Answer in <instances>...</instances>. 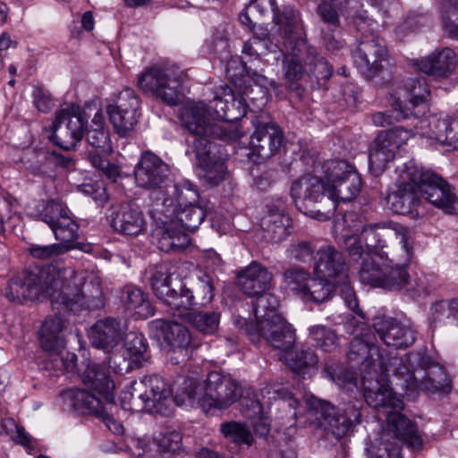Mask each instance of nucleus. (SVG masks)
<instances>
[{
	"label": "nucleus",
	"instance_id": "obj_1",
	"mask_svg": "<svg viewBox=\"0 0 458 458\" xmlns=\"http://www.w3.org/2000/svg\"><path fill=\"white\" fill-rule=\"evenodd\" d=\"M361 337L358 335L350 343L348 359L350 361L361 363V383L365 392L366 381H375L381 386L380 391L394 394L391 385L400 386L405 391H425L428 393L449 392L451 386L446 381L442 368L435 366L423 372L421 379L416 374H422L421 369L412 366L417 355L409 353L405 360L397 356L385 358L374 344V335L364 324L360 326Z\"/></svg>",
	"mask_w": 458,
	"mask_h": 458
},
{
	"label": "nucleus",
	"instance_id": "obj_2",
	"mask_svg": "<svg viewBox=\"0 0 458 458\" xmlns=\"http://www.w3.org/2000/svg\"><path fill=\"white\" fill-rule=\"evenodd\" d=\"M394 188L387 194L388 208L396 214L418 219L420 199L447 215H458V196L450 183L437 173L409 161L398 167Z\"/></svg>",
	"mask_w": 458,
	"mask_h": 458
},
{
	"label": "nucleus",
	"instance_id": "obj_3",
	"mask_svg": "<svg viewBox=\"0 0 458 458\" xmlns=\"http://www.w3.org/2000/svg\"><path fill=\"white\" fill-rule=\"evenodd\" d=\"M375 381H366L365 401L372 408L384 411L386 426L379 441L368 449L369 458H402L403 445L414 450L423 445V437L415 423L402 413L403 401L395 394H387Z\"/></svg>",
	"mask_w": 458,
	"mask_h": 458
},
{
	"label": "nucleus",
	"instance_id": "obj_4",
	"mask_svg": "<svg viewBox=\"0 0 458 458\" xmlns=\"http://www.w3.org/2000/svg\"><path fill=\"white\" fill-rule=\"evenodd\" d=\"M242 395L241 384L230 375L211 371L205 379L197 375L179 377L174 403L186 408L199 407L203 412L225 411Z\"/></svg>",
	"mask_w": 458,
	"mask_h": 458
},
{
	"label": "nucleus",
	"instance_id": "obj_5",
	"mask_svg": "<svg viewBox=\"0 0 458 458\" xmlns=\"http://www.w3.org/2000/svg\"><path fill=\"white\" fill-rule=\"evenodd\" d=\"M399 241L398 252H392L389 264L380 267L376 261L365 264L361 283L388 291H403L411 298L427 293V284L417 274L409 275L407 267L413 256L411 233L408 227H400L395 233Z\"/></svg>",
	"mask_w": 458,
	"mask_h": 458
},
{
	"label": "nucleus",
	"instance_id": "obj_6",
	"mask_svg": "<svg viewBox=\"0 0 458 458\" xmlns=\"http://www.w3.org/2000/svg\"><path fill=\"white\" fill-rule=\"evenodd\" d=\"M154 294L169 307L174 316L183 317L193 307H207L214 298L213 278L207 274L197 276L191 289L185 288L182 280L173 277L168 269L161 266L151 277Z\"/></svg>",
	"mask_w": 458,
	"mask_h": 458
},
{
	"label": "nucleus",
	"instance_id": "obj_7",
	"mask_svg": "<svg viewBox=\"0 0 458 458\" xmlns=\"http://www.w3.org/2000/svg\"><path fill=\"white\" fill-rule=\"evenodd\" d=\"M57 281L59 284L54 295V306H63L72 312L94 310L103 307L101 281L96 274L58 267ZM54 308L59 310V307Z\"/></svg>",
	"mask_w": 458,
	"mask_h": 458
},
{
	"label": "nucleus",
	"instance_id": "obj_8",
	"mask_svg": "<svg viewBox=\"0 0 458 458\" xmlns=\"http://www.w3.org/2000/svg\"><path fill=\"white\" fill-rule=\"evenodd\" d=\"M283 30L282 43L285 55L284 75L291 89H296V82L306 72L307 66L315 60L314 47L308 44L301 15L295 10H286L276 17Z\"/></svg>",
	"mask_w": 458,
	"mask_h": 458
},
{
	"label": "nucleus",
	"instance_id": "obj_9",
	"mask_svg": "<svg viewBox=\"0 0 458 458\" xmlns=\"http://www.w3.org/2000/svg\"><path fill=\"white\" fill-rule=\"evenodd\" d=\"M429 96L430 90L424 78H408L403 81L395 94L391 95L392 109L375 113L372 122L376 126L385 127L413 117L418 123L421 118H419L415 108L425 104Z\"/></svg>",
	"mask_w": 458,
	"mask_h": 458
},
{
	"label": "nucleus",
	"instance_id": "obj_10",
	"mask_svg": "<svg viewBox=\"0 0 458 458\" xmlns=\"http://www.w3.org/2000/svg\"><path fill=\"white\" fill-rule=\"evenodd\" d=\"M57 279L56 266L24 270L10 279L5 288V296L9 301L18 303L24 300L38 301L50 298L54 305L55 288L59 284Z\"/></svg>",
	"mask_w": 458,
	"mask_h": 458
},
{
	"label": "nucleus",
	"instance_id": "obj_11",
	"mask_svg": "<svg viewBox=\"0 0 458 458\" xmlns=\"http://www.w3.org/2000/svg\"><path fill=\"white\" fill-rule=\"evenodd\" d=\"M182 126L191 133L195 148L197 140L211 141L217 138L227 142L239 140L243 132L237 123H212L208 116V106L204 102L185 106L180 114Z\"/></svg>",
	"mask_w": 458,
	"mask_h": 458
},
{
	"label": "nucleus",
	"instance_id": "obj_12",
	"mask_svg": "<svg viewBox=\"0 0 458 458\" xmlns=\"http://www.w3.org/2000/svg\"><path fill=\"white\" fill-rule=\"evenodd\" d=\"M265 298L255 306V316L263 318L257 331H251L250 341L258 344L263 338L274 349L280 350V356L289 352L295 343V332L292 326L276 311L275 306L266 307Z\"/></svg>",
	"mask_w": 458,
	"mask_h": 458
},
{
	"label": "nucleus",
	"instance_id": "obj_13",
	"mask_svg": "<svg viewBox=\"0 0 458 458\" xmlns=\"http://www.w3.org/2000/svg\"><path fill=\"white\" fill-rule=\"evenodd\" d=\"M184 72L176 65L152 66L138 78V86L145 93H150L167 106L179 102V87Z\"/></svg>",
	"mask_w": 458,
	"mask_h": 458
},
{
	"label": "nucleus",
	"instance_id": "obj_14",
	"mask_svg": "<svg viewBox=\"0 0 458 458\" xmlns=\"http://www.w3.org/2000/svg\"><path fill=\"white\" fill-rule=\"evenodd\" d=\"M282 283L284 288L302 301L321 303L331 298L333 293L332 284L319 278L313 277L310 273L297 267L285 269L282 275Z\"/></svg>",
	"mask_w": 458,
	"mask_h": 458
},
{
	"label": "nucleus",
	"instance_id": "obj_15",
	"mask_svg": "<svg viewBox=\"0 0 458 458\" xmlns=\"http://www.w3.org/2000/svg\"><path fill=\"white\" fill-rule=\"evenodd\" d=\"M311 405L320 427L337 438L345 437L360 422L361 413L354 405L335 407L322 400H315Z\"/></svg>",
	"mask_w": 458,
	"mask_h": 458
},
{
	"label": "nucleus",
	"instance_id": "obj_16",
	"mask_svg": "<svg viewBox=\"0 0 458 458\" xmlns=\"http://www.w3.org/2000/svg\"><path fill=\"white\" fill-rule=\"evenodd\" d=\"M327 181V199L350 201L355 198L361 186V179L358 173L343 160H330L325 164Z\"/></svg>",
	"mask_w": 458,
	"mask_h": 458
},
{
	"label": "nucleus",
	"instance_id": "obj_17",
	"mask_svg": "<svg viewBox=\"0 0 458 458\" xmlns=\"http://www.w3.org/2000/svg\"><path fill=\"white\" fill-rule=\"evenodd\" d=\"M414 135H418L414 128L408 130L402 126L380 131L370 145V168L376 172L384 171L397 151Z\"/></svg>",
	"mask_w": 458,
	"mask_h": 458
},
{
	"label": "nucleus",
	"instance_id": "obj_18",
	"mask_svg": "<svg viewBox=\"0 0 458 458\" xmlns=\"http://www.w3.org/2000/svg\"><path fill=\"white\" fill-rule=\"evenodd\" d=\"M353 62L367 79H373L390 64V55L384 38L365 36L352 54Z\"/></svg>",
	"mask_w": 458,
	"mask_h": 458
},
{
	"label": "nucleus",
	"instance_id": "obj_19",
	"mask_svg": "<svg viewBox=\"0 0 458 458\" xmlns=\"http://www.w3.org/2000/svg\"><path fill=\"white\" fill-rule=\"evenodd\" d=\"M106 113L114 131L120 137H131L140 116V100L132 89H126L107 105Z\"/></svg>",
	"mask_w": 458,
	"mask_h": 458
},
{
	"label": "nucleus",
	"instance_id": "obj_20",
	"mask_svg": "<svg viewBox=\"0 0 458 458\" xmlns=\"http://www.w3.org/2000/svg\"><path fill=\"white\" fill-rule=\"evenodd\" d=\"M416 133L431 145L458 150V116L430 114L414 123Z\"/></svg>",
	"mask_w": 458,
	"mask_h": 458
},
{
	"label": "nucleus",
	"instance_id": "obj_21",
	"mask_svg": "<svg viewBox=\"0 0 458 458\" xmlns=\"http://www.w3.org/2000/svg\"><path fill=\"white\" fill-rule=\"evenodd\" d=\"M64 327V321L59 316L49 317L45 319L40 331L39 338L42 348L48 352L50 360L57 369L70 371L74 367L75 354L70 355L64 350V340L61 333Z\"/></svg>",
	"mask_w": 458,
	"mask_h": 458
},
{
	"label": "nucleus",
	"instance_id": "obj_22",
	"mask_svg": "<svg viewBox=\"0 0 458 458\" xmlns=\"http://www.w3.org/2000/svg\"><path fill=\"white\" fill-rule=\"evenodd\" d=\"M85 112L72 106L56 113L50 140L60 148L69 150L81 140L85 128Z\"/></svg>",
	"mask_w": 458,
	"mask_h": 458
},
{
	"label": "nucleus",
	"instance_id": "obj_23",
	"mask_svg": "<svg viewBox=\"0 0 458 458\" xmlns=\"http://www.w3.org/2000/svg\"><path fill=\"white\" fill-rule=\"evenodd\" d=\"M198 160L199 176L210 185H217L227 175L225 154L224 148L213 140L204 141L199 139L195 141L193 148Z\"/></svg>",
	"mask_w": 458,
	"mask_h": 458
},
{
	"label": "nucleus",
	"instance_id": "obj_24",
	"mask_svg": "<svg viewBox=\"0 0 458 458\" xmlns=\"http://www.w3.org/2000/svg\"><path fill=\"white\" fill-rule=\"evenodd\" d=\"M135 389L140 392V398L143 399V403L135 404L134 409L164 415L169 414V402L174 390H172L170 385L162 377L146 376L137 383ZM174 389H175V385Z\"/></svg>",
	"mask_w": 458,
	"mask_h": 458
},
{
	"label": "nucleus",
	"instance_id": "obj_25",
	"mask_svg": "<svg viewBox=\"0 0 458 458\" xmlns=\"http://www.w3.org/2000/svg\"><path fill=\"white\" fill-rule=\"evenodd\" d=\"M401 226H398L394 229V233ZM383 228L384 227L380 224H366L361 233L358 237L361 238V243L364 246V253L362 258L359 259V260H361L358 271L359 279L360 282L361 272L365 267V264L376 261L377 264H379L380 267H383L384 264L390 263L392 252H398L400 248L399 241L395 239L397 242V245L395 247L386 244V241L383 239L384 235L377 232L378 229ZM394 238H396L395 234Z\"/></svg>",
	"mask_w": 458,
	"mask_h": 458
},
{
	"label": "nucleus",
	"instance_id": "obj_26",
	"mask_svg": "<svg viewBox=\"0 0 458 458\" xmlns=\"http://www.w3.org/2000/svg\"><path fill=\"white\" fill-rule=\"evenodd\" d=\"M291 225L292 220L285 213L284 202L279 199H266L259 218L263 238L268 242H280L290 234Z\"/></svg>",
	"mask_w": 458,
	"mask_h": 458
},
{
	"label": "nucleus",
	"instance_id": "obj_27",
	"mask_svg": "<svg viewBox=\"0 0 458 458\" xmlns=\"http://www.w3.org/2000/svg\"><path fill=\"white\" fill-rule=\"evenodd\" d=\"M134 180L138 187L146 190L161 189L170 175L169 165L155 153L146 150L135 165Z\"/></svg>",
	"mask_w": 458,
	"mask_h": 458
},
{
	"label": "nucleus",
	"instance_id": "obj_28",
	"mask_svg": "<svg viewBox=\"0 0 458 458\" xmlns=\"http://www.w3.org/2000/svg\"><path fill=\"white\" fill-rule=\"evenodd\" d=\"M366 225L364 217L354 212H345L334 221L333 233L336 239L343 241L352 260L362 258L364 246L358 238Z\"/></svg>",
	"mask_w": 458,
	"mask_h": 458
},
{
	"label": "nucleus",
	"instance_id": "obj_29",
	"mask_svg": "<svg viewBox=\"0 0 458 458\" xmlns=\"http://www.w3.org/2000/svg\"><path fill=\"white\" fill-rule=\"evenodd\" d=\"M272 278V274L267 267L257 261H251L249 266L238 271L237 284L242 292L249 297H257L253 305L254 311L256 304L261 298L266 299V307L271 304L270 300L276 302L272 296L264 295L271 286Z\"/></svg>",
	"mask_w": 458,
	"mask_h": 458
},
{
	"label": "nucleus",
	"instance_id": "obj_30",
	"mask_svg": "<svg viewBox=\"0 0 458 458\" xmlns=\"http://www.w3.org/2000/svg\"><path fill=\"white\" fill-rule=\"evenodd\" d=\"M284 133L276 123L257 127L250 140L249 157L254 163H263L274 157L281 148Z\"/></svg>",
	"mask_w": 458,
	"mask_h": 458
},
{
	"label": "nucleus",
	"instance_id": "obj_31",
	"mask_svg": "<svg viewBox=\"0 0 458 458\" xmlns=\"http://www.w3.org/2000/svg\"><path fill=\"white\" fill-rule=\"evenodd\" d=\"M38 219L49 225L55 239L61 242L70 243L79 237V225L55 201L45 204L43 211L38 214Z\"/></svg>",
	"mask_w": 458,
	"mask_h": 458
},
{
	"label": "nucleus",
	"instance_id": "obj_32",
	"mask_svg": "<svg viewBox=\"0 0 458 458\" xmlns=\"http://www.w3.org/2000/svg\"><path fill=\"white\" fill-rule=\"evenodd\" d=\"M151 335L161 341L170 352L186 355L191 336L188 328L180 323L155 319L148 324Z\"/></svg>",
	"mask_w": 458,
	"mask_h": 458
},
{
	"label": "nucleus",
	"instance_id": "obj_33",
	"mask_svg": "<svg viewBox=\"0 0 458 458\" xmlns=\"http://www.w3.org/2000/svg\"><path fill=\"white\" fill-rule=\"evenodd\" d=\"M291 196L296 207L303 213L308 212L310 205L327 201V181L305 175L294 182L291 186Z\"/></svg>",
	"mask_w": 458,
	"mask_h": 458
},
{
	"label": "nucleus",
	"instance_id": "obj_34",
	"mask_svg": "<svg viewBox=\"0 0 458 458\" xmlns=\"http://www.w3.org/2000/svg\"><path fill=\"white\" fill-rule=\"evenodd\" d=\"M410 64L416 71L444 79L449 77L456 69L458 59L452 48L443 47L435 49L425 57L411 59Z\"/></svg>",
	"mask_w": 458,
	"mask_h": 458
},
{
	"label": "nucleus",
	"instance_id": "obj_35",
	"mask_svg": "<svg viewBox=\"0 0 458 458\" xmlns=\"http://www.w3.org/2000/svg\"><path fill=\"white\" fill-rule=\"evenodd\" d=\"M70 399V405L81 413L94 414L100 418L106 426L116 435L123 433V425L115 420L106 410L101 400L94 394L89 393L84 389H72L67 392Z\"/></svg>",
	"mask_w": 458,
	"mask_h": 458
},
{
	"label": "nucleus",
	"instance_id": "obj_36",
	"mask_svg": "<svg viewBox=\"0 0 458 458\" xmlns=\"http://www.w3.org/2000/svg\"><path fill=\"white\" fill-rule=\"evenodd\" d=\"M374 328L387 346L396 349L409 347L416 339V330L413 327L393 318L377 319Z\"/></svg>",
	"mask_w": 458,
	"mask_h": 458
},
{
	"label": "nucleus",
	"instance_id": "obj_37",
	"mask_svg": "<svg viewBox=\"0 0 458 458\" xmlns=\"http://www.w3.org/2000/svg\"><path fill=\"white\" fill-rule=\"evenodd\" d=\"M124 328L120 320L106 318L98 320L89 331L91 344L105 352H111L123 339Z\"/></svg>",
	"mask_w": 458,
	"mask_h": 458
},
{
	"label": "nucleus",
	"instance_id": "obj_38",
	"mask_svg": "<svg viewBox=\"0 0 458 458\" xmlns=\"http://www.w3.org/2000/svg\"><path fill=\"white\" fill-rule=\"evenodd\" d=\"M146 225L143 212L133 203L121 205L111 215L112 228L125 236H138L145 231Z\"/></svg>",
	"mask_w": 458,
	"mask_h": 458
},
{
	"label": "nucleus",
	"instance_id": "obj_39",
	"mask_svg": "<svg viewBox=\"0 0 458 458\" xmlns=\"http://www.w3.org/2000/svg\"><path fill=\"white\" fill-rule=\"evenodd\" d=\"M82 384L109 403L114 399L115 384L106 363H89L80 374Z\"/></svg>",
	"mask_w": 458,
	"mask_h": 458
},
{
	"label": "nucleus",
	"instance_id": "obj_40",
	"mask_svg": "<svg viewBox=\"0 0 458 458\" xmlns=\"http://www.w3.org/2000/svg\"><path fill=\"white\" fill-rule=\"evenodd\" d=\"M318 259L315 263L314 272L319 280L332 284V281L345 278L344 259L343 254L334 246L325 245L317 252Z\"/></svg>",
	"mask_w": 458,
	"mask_h": 458
},
{
	"label": "nucleus",
	"instance_id": "obj_41",
	"mask_svg": "<svg viewBox=\"0 0 458 458\" xmlns=\"http://www.w3.org/2000/svg\"><path fill=\"white\" fill-rule=\"evenodd\" d=\"M190 243V238L183 230L180 229L174 219L164 223L157 239V247L165 252H178L184 250Z\"/></svg>",
	"mask_w": 458,
	"mask_h": 458
},
{
	"label": "nucleus",
	"instance_id": "obj_42",
	"mask_svg": "<svg viewBox=\"0 0 458 458\" xmlns=\"http://www.w3.org/2000/svg\"><path fill=\"white\" fill-rule=\"evenodd\" d=\"M123 301L125 310L135 319H146L154 315V309L148 296L139 288L125 287Z\"/></svg>",
	"mask_w": 458,
	"mask_h": 458
},
{
	"label": "nucleus",
	"instance_id": "obj_43",
	"mask_svg": "<svg viewBox=\"0 0 458 458\" xmlns=\"http://www.w3.org/2000/svg\"><path fill=\"white\" fill-rule=\"evenodd\" d=\"M200 201L198 187L190 181H182L174 185L173 191L169 197L164 200V205L167 208L179 209L184 207L198 204Z\"/></svg>",
	"mask_w": 458,
	"mask_h": 458
},
{
	"label": "nucleus",
	"instance_id": "obj_44",
	"mask_svg": "<svg viewBox=\"0 0 458 458\" xmlns=\"http://www.w3.org/2000/svg\"><path fill=\"white\" fill-rule=\"evenodd\" d=\"M165 216L174 219L175 225L186 233V231L192 232L200 225L206 216V211L202 202H199L179 209H173L171 214H166Z\"/></svg>",
	"mask_w": 458,
	"mask_h": 458
},
{
	"label": "nucleus",
	"instance_id": "obj_45",
	"mask_svg": "<svg viewBox=\"0 0 458 458\" xmlns=\"http://www.w3.org/2000/svg\"><path fill=\"white\" fill-rule=\"evenodd\" d=\"M279 359L283 360L292 370L305 376L306 373L317 369L318 356L310 348L301 347L295 352L291 350L286 352Z\"/></svg>",
	"mask_w": 458,
	"mask_h": 458
},
{
	"label": "nucleus",
	"instance_id": "obj_46",
	"mask_svg": "<svg viewBox=\"0 0 458 458\" xmlns=\"http://www.w3.org/2000/svg\"><path fill=\"white\" fill-rule=\"evenodd\" d=\"M148 344L145 336L139 332H129L124 339L125 354L136 367H141L148 360Z\"/></svg>",
	"mask_w": 458,
	"mask_h": 458
},
{
	"label": "nucleus",
	"instance_id": "obj_47",
	"mask_svg": "<svg viewBox=\"0 0 458 458\" xmlns=\"http://www.w3.org/2000/svg\"><path fill=\"white\" fill-rule=\"evenodd\" d=\"M242 412L257 435L266 437L269 433L270 420L265 415L260 400H251L250 404H246Z\"/></svg>",
	"mask_w": 458,
	"mask_h": 458
},
{
	"label": "nucleus",
	"instance_id": "obj_48",
	"mask_svg": "<svg viewBox=\"0 0 458 458\" xmlns=\"http://www.w3.org/2000/svg\"><path fill=\"white\" fill-rule=\"evenodd\" d=\"M430 311L431 322L435 325L450 322L458 325V299L436 301Z\"/></svg>",
	"mask_w": 458,
	"mask_h": 458
},
{
	"label": "nucleus",
	"instance_id": "obj_49",
	"mask_svg": "<svg viewBox=\"0 0 458 458\" xmlns=\"http://www.w3.org/2000/svg\"><path fill=\"white\" fill-rule=\"evenodd\" d=\"M220 431L223 436L230 441L241 445H251L253 437L250 429L242 423L236 421H226L221 424Z\"/></svg>",
	"mask_w": 458,
	"mask_h": 458
},
{
	"label": "nucleus",
	"instance_id": "obj_50",
	"mask_svg": "<svg viewBox=\"0 0 458 458\" xmlns=\"http://www.w3.org/2000/svg\"><path fill=\"white\" fill-rule=\"evenodd\" d=\"M310 340L324 352H332L337 347L335 333L325 326H313L310 328Z\"/></svg>",
	"mask_w": 458,
	"mask_h": 458
},
{
	"label": "nucleus",
	"instance_id": "obj_51",
	"mask_svg": "<svg viewBox=\"0 0 458 458\" xmlns=\"http://www.w3.org/2000/svg\"><path fill=\"white\" fill-rule=\"evenodd\" d=\"M252 91L253 90L250 92L244 91L241 97H235L230 88H225V96L228 97L231 100L230 114H228V123H233V121L239 120L246 115L248 100L255 99L250 96Z\"/></svg>",
	"mask_w": 458,
	"mask_h": 458
},
{
	"label": "nucleus",
	"instance_id": "obj_52",
	"mask_svg": "<svg viewBox=\"0 0 458 458\" xmlns=\"http://www.w3.org/2000/svg\"><path fill=\"white\" fill-rule=\"evenodd\" d=\"M315 60L311 62L310 65L307 66L306 73H309L316 78L318 84H326L333 74V67L328 62L318 54L316 47H314Z\"/></svg>",
	"mask_w": 458,
	"mask_h": 458
},
{
	"label": "nucleus",
	"instance_id": "obj_53",
	"mask_svg": "<svg viewBox=\"0 0 458 458\" xmlns=\"http://www.w3.org/2000/svg\"><path fill=\"white\" fill-rule=\"evenodd\" d=\"M344 9L329 1L321 0L317 7V13L324 23L327 24L330 29L335 30L341 26L340 15Z\"/></svg>",
	"mask_w": 458,
	"mask_h": 458
},
{
	"label": "nucleus",
	"instance_id": "obj_54",
	"mask_svg": "<svg viewBox=\"0 0 458 458\" xmlns=\"http://www.w3.org/2000/svg\"><path fill=\"white\" fill-rule=\"evenodd\" d=\"M220 322V313L212 312H198L192 317L193 326L205 335H212L218 329Z\"/></svg>",
	"mask_w": 458,
	"mask_h": 458
},
{
	"label": "nucleus",
	"instance_id": "obj_55",
	"mask_svg": "<svg viewBox=\"0 0 458 458\" xmlns=\"http://www.w3.org/2000/svg\"><path fill=\"white\" fill-rule=\"evenodd\" d=\"M86 140L90 147L100 152H112L109 132L106 128H90L86 133Z\"/></svg>",
	"mask_w": 458,
	"mask_h": 458
},
{
	"label": "nucleus",
	"instance_id": "obj_56",
	"mask_svg": "<svg viewBox=\"0 0 458 458\" xmlns=\"http://www.w3.org/2000/svg\"><path fill=\"white\" fill-rule=\"evenodd\" d=\"M252 41L255 47L254 52L258 57L267 53L276 54L278 52V46L270 42L267 29L259 27L257 30H254ZM279 55H283V50H279Z\"/></svg>",
	"mask_w": 458,
	"mask_h": 458
},
{
	"label": "nucleus",
	"instance_id": "obj_57",
	"mask_svg": "<svg viewBox=\"0 0 458 458\" xmlns=\"http://www.w3.org/2000/svg\"><path fill=\"white\" fill-rule=\"evenodd\" d=\"M334 283V289H336L342 299L344 301L347 307L354 311L359 313V303L355 294L354 290L351 286L348 276L345 275V278L342 277L341 279H337L335 281H332Z\"/></svg>",
	"mask_w": 458,
	"mask_h": 458
},
{
	"label": "nucleus",
	"instance_id": "obj_58",
	"mask_svg": "<svg viewBox=\"0 0 458 458\" xmlns=\"http://www.w3.org/2000/svg\"><path fill=\"white\" fill-rule=\"evenodd\" d=\"M107 361L105 362L106 368L114 374H124L130 372L136 367L129 356L121 355L113 352H108Z\"/></svg>",
	"mask_w": 458,
	"mask_h": 458
},
{
	"label": "nucleus",
	"instance_id": "obj_59",
	"mask_svg": "<svg viewBox=\"0 0 458 458\" xmlns=\"http://www.w3.org/2000/svg\"><path fill=\"white\" fill-rule=\"evenodd\" d=\"M260 395L264 403H266V398L267 399V403H269L271 399H274L278 403V406L282 409H284L286 406L292 409H296L299 405V401L293 397L292 394L282 396V394L279 391L272 390V388L268 386L260 390Z\"/></svg>",
	"mask_w": 458,
	"mask_h": 458
},
{
	"label": "nucleus",
	"instance_id": "obj_60",
	"mask_svg": "<svg viewBox=\"0 0 458 458\" xmlns=\"http://www.w3.org/2000/svg\"><path fill=\"white\" fill-rule=\"evenodd\" d=\"M66 250L67 248L64 245L59 243L47 245L32 244L30 247V253L36 259H47L64 252Z\"/></svg>",
	"mask_w": 458,
	"mask_h": 458
},
{
	"label": "nucleus",
	"instance_id": "obj_61",
	"mask_svg": "<svg viewBox=\"0 0 458 458\" xmlns=\"http://www.w3.org/2000/svg\"><path fill=\"white\" fill-rule=\"evenodd\" d=\"M225 91V88L223 89ZM230 104L231 100L228 97H215L210 102V106L208 107V113L209 110L214 111V114L218 121L214 123H228V114H230Z\"/></svg>",
	"mask_w": 458,
	"mask_h": 458
},
{
	"label": "nucleus",
	"instance_id": "obj_62",
	"mask_svg": "<svg viewBox=\"0 0 458 458\" xmlns=\"http://www.w3.org/2000/svg\"><path fill=\"white\" fill-rule=\"evenodd\" d=\"M287 255L291 259H293L300 262H309L313 258V249L310 242H300L293 243L287 249Z\"/></svg>",
	"mask_w": 458,
	"mask_h": 458
},
{
	"label": "nucleus",
	"instance_id": "obj_63",
	"mask_svg": "<svg viewBox=\"0 0 458 458\" xmlns=\"http://www.w3.org/2000/svg\"><path fill=\"white\" fill-rule=\"evenodd\" d=\"M268 7L273 11L274 13V21L276 23V25L278 27V31L279 33L281 34V36L283 37V30H282V28L281 26L276 22V16H280V15H283L284 13L286 11V10H293L292 8H288V7H285L284 8L283 12L282 13H277L276 11V8L274 6V0H269V1H266V0H255L253 2H251L247 7V11L248 12H250L251 13H259L260 15H264L266 13H267L268 11Z\"/></svg>",
	"mask_w": 458,
	"mask_h": 458
},
{
	"label": "nucleus",
	"instance_id": "obj_64",
	"mask_svg": "<svg viewBox=\"0 0 458 458\" xmlns=\"http://www.w3.org/2000/svg\"><path fill=\"white\" fill-rule=\"evenodd\" d=\"M138 382L139 381L131 382L130 388L123 391L121 394V403L123 408L132 412L146 411V410L134 409L135 404H140V403H143V399L140 398V392L135 389V386Z\"/></svg>",
	"mask_w": 458,
	"mask_h": 458
}]
</instances>
